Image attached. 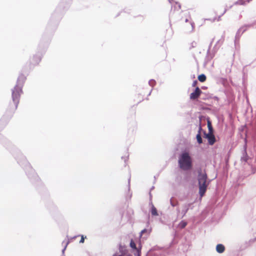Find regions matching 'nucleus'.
Segmentation results:
<instances>
[{"label":"nucleus","mask_w":256,"mask_h":256,"mask_svg":"<svg viewBox=\"0 0 256 256\" xmlns=\"http://www.w3.org/2000/svg\"><path fill=\"white\" fill-rule=\"evenodd\" d=\"M26 78L24 74H20L18 78L16 84L12 90V99L15 105V110L17 108L20 95L22 93V88Z\"/></svg>","instance_id":"nucleus-1"},{"label":"nucleus","mask_w":256,"mask_h":256,"mask_svg":"<svg viewBox=\"0 0 256 256\" xmlns=\"http://www.w3.org/2000/svg\"><path fill=\"white\" fill-rule=\"evenodd\" d=\"M198 180L199 188L198 193L200 196L202 197L210 182L205 170H202L201 168L198 170Z\"/></svg>","instance_id":"nucleus-2"},{"label":"nucleus","mask_w":256,"mask_h":256,"mask_svg":"<svg viewBox=\"0 0 256 256\" xmlns=\"http://www.w3.org/2000/svg\"><path fill=\"white\" fill-rule=\"evenodd\" d=\"M178 165L183 170H188L192 168V160L188 152H184L180 155Z\"/></svg>","instance_id":"nucleus-3"},{"label":"nucleus","mask_w":256,"mask_h":256,"mask_svg":"<svg viewBox=\"0 0 256 256\" xmlns=\"http://www.w3.org/2000/svg\"><path fill=\"white\" fill-rule=\"evenodd\" d=\"M192 204L191 203L184 204L182 206V209L181 211H180L179 208H178L176 209L178 216H180V218H182L183 217H184L186 214L187 213L188 211V210L189 208H190Z\"/></svg>","instance_id":"nucleus-4"},{"label":"nucleus","mask_w":256,"mask_h":256,"mask_svg":"<svg viewBox=\"0 0 256 256\" xmlns=\"http://www.w3.org/2000/svg\"><path fill=\"white\" fill-rule=\"evenodd\" d=\"M204 138L208 139L209 144L213 145L216 142V138L213 132L206 133L204 132Z\"/></svg>","instance_id":"nucleus-5"},{"label":"nucleus","mask_w":256,"mask_h":256,"mask_svg":"<svg viewBox=\"0 0 256 256\" xmlns=\"http://www.w3.org/2000/svg\"><path fill=\"white\" fill-rule=\"evenodd\" d=\"M244 150L242 152V156L241 157V160L242 162H246L248 158V155L246 153V147H247V140L246 138H244Z\"/></svg>","instance_id":"nucleus-6"},{"label":"nucleus","mask_w":256,"mask_h":256,"mask_svg":"<svg viewBox=\"0 0 256 256\" xmlns=\"http://www.w3.org/2000/svg\"><path fill=\"white\" fill-rule=\"evenodd\" d=\"M202 93V90L198 87L196 88L194 91L190 94V98L191 100H196L198 98Z\"/></svg>","instance_id":"nucleus-7"},{"label":"nucleus","mask_w":256,"mask_h":256,"mask_svg":"<svg viewBox=\"0 0 256 256\" xmlns=\"http://www.w3.org/2000/svg\"><path fill=\"white\" fill-rule=\"evenodd\" d=\"M250 26V25H245L240 28L236 34V37L240 36Z\"/></svg>","instance_id":"nucleus-8"},{"label":"nucleus","mask_w":256,"mask_h":256,"mask_svg":"<svg viewBox=\"0 0 256 256\" xmlns=\"http://www.w3.org/2000/svg\"><path fill=\"white\" fill-rule=\"evenodd\" d=\"M225 250L224 246L222 244H218L216 246V250L218 253L222 254Z\"/></svg>","instance_id":"nucleus-9"},{"label":"nucleus","mask_w":256,"mask_h":256,"mask_svg":"<svg viewBox=\"0 0 256 256\" xmlns=\"http://www.w3.org/2000/svg\"><path fill=\"white\" fill-rule=\"evenodd\" d=\"M202 130V127L200 126L199 130L198 132V134H196V138L198 141V142L199 144H200L202 142V140L200 135V130Z\"/></svg>","instance_id":"nucleus-10"},{"label":"nucleus","mask_w":256,"mask_h":256,"mask_svg":"<svg viewBox=\"0 0 256 256\" xmlns=\"http://www.w3.org/2000/svg\"><path fill=\"white\" fill-rule=\"evenodd\" d=\"M223 41H224V38L222 37L220 39L218 40L216 42L215 46H214V48L216 50H217L220 47V46L222 44Z\"/></svg>","instance_id":"nucleus-11"},{"label":"nucleus","mask_w":256,"mask_h":256,"mask_svg":"<svg viewBox=\"0 0 256 256\" xmlns=\"http://www.w3.org/2000/svg\"><path fill=\"white\" fill-rule=\"evenodd\" d=\"M151 209H150V212L152 214V216H158V213L156 208L154 207V206L152 204H151Z\"/></svg>","instance_id":"nucleus-12"},{"label":"nucleus","mask_w":256,"mask_h":256,"mask_svg":"<svg viewBox=\"0 0 256 256\" xmlns=\"http://www.w3.org/2000/svg\"><path fill=\"white\" fill-rule=\"evenodd\" d=\"M34 62L35 64H38L39 62L41 60V56L40 55H36L34 56L33 58Z\"/></svg>","instance_id":"nucleus-13"},{"label":"nucleus","mask_w":256,"mask_h":256,"mask_svg":"<svg viewBox=\"0 0 256 256\" xmlns=\"http://www.w3.org/2000/svg\"><path fill=\"white\" fill-rule=\"evenodd\" d=\"M151 232V229H144L142 230L140 234V236H142L143 234H146V236H148Z\"/></svg>","instance_id":"nucleus-14"},{"label":"nucleus","mask_w":256,"mask_h":256,"mask_svg":"<svg viewBox=\"0 0 256 256\" xmlns=\"http://www.w3.org/2000/svg\"><path fill=\"white\" fill-rule=\"evenodd\" d=\"M187 225V222L185 221L182 220L178 224V227L180 228H184Z\"/></svg>","instance_id":"nucleus-15"},{"label":"nucleus","mask_w":256,"mask_h":256,"mask_svg":"<svg viewBox=\"0 0 256 256\" xmlns=\"http://www.w3.org/2000/svg\"><path fill=\"white\" fill-rule=\"evenodd\" d=\"M198 79L200 82H204L206 80V76L204 74H202L198 76Z\"/></svg>","instance_id":"nucleus-16"},{"label":"nucleus","mask_w":256,"mask_h":256,"mask_svg":"<svg viewBox=\"0 0 256 256\" xmlns=\"http://www.w3.org/2000/svg\"><path fill=\"white\" fill-rule=\"evenodd\" d=\"M208 132H213V128L210 120L208 121Z\"/></svg>","instance_id":"nucleus-17"},{"label":"nucleus","mask_w":256,"mask_h":256,"mask_svg":"<svg viewBox=\"0 0 256 256\" xmlns=\"http://www.w3.org/2000/svg\"><path fill=\"white\" fill-rule=\"evenodd\" d=\"M68 242H69L68 240H67V241H66V242L64 241V242H62V244H64V248L62 249V254H64V251H65V250H66V247H67V246H68Z\"/></svg>","instance_id":"nucleus-18"},{"label":"nucleus","mask_w":256,"mask_h":256,"mask_svg":"<svg viewBox=\"0 0 256 256\" xmlns=\"http://www.w3.org/2000/svg\"><path fill=\"white\" fill-rule=\"evenodd\" d=\"M156 84V81L153 79L150 80L148 82L149 86L152 87H154L155 86Z\"/></svg>","instance_id":"nucleus-19"},{"label":"nucleus","mask_w":256,"mask_h":256,"mask_svg":"<svg viewBox=\"0 0 256 256\" xmlns=\"http://www.w3.org/2000/svg\"><path fill=\"white\" fill-rule=\"evenodd\" d=\"M130 246L133 249H136V246L134 242L132 240L130 242Z\"/></svg>","instance_id":"nucleus-20"},{"label":"nucleus","mask_w":256,"mask_h":256,"mask_svg":"<svg viewBox=\"0 0 256 256\" xmlns=\"http://www.w3.org/2000/svg\"><path fill=\"white\" fill-rule=\"evenodd\" d=\"M170 203L171 206L173 207L176 206L178 204V202L177 201L174 202L172 200V199H170Z\"/></svg>","instance_id":"nucleus-21"},{"label":"nucleus","mask_w":256,"mask_h":256,"mask_svg":"<svg viewBox=\"0 0 256 256\" xmlns=\"http://www.w3.org/2000/svg\"><path fill=\"white\" fill-rule=\"evenodd\" d=\"M236 4H244V2L242 1V0H239L238 1L236 2Z\"/></svg>","instance_id":"nucleus-22"},{"label":"nucleus","mask_w":256,"mask_h":256,"mask_svg":"<svg viewBox=\"0 0 256 256\" xmlns=\"http://www.w3.org/2000/svg\"><path fill=\"white\" fill-rule=\"evenodd\" d=\"M84 236H81V239L80 241V243H83L84 242Z\"/></svg>","instance_id":"nucleus-23"},{"label":"nucleus","mask_w":256,"mask_h":256,"mask_svg":"<svg viewBox=\"0 0 256 256\" xmlns=\"http://www.w3.org/2000/svg\"><path fill=\"white\" fill-rule=\"evenodd\" d=\"M216 20V18H214V19H212V20H211V19H206V20H211L212 22H214Z\"/></svg>","instance_id":"nucleus-24"},{"label":"nucleus","mask_w":256,"mask_h":256,"mask_svg":"<svg viewBox=\"0 0 256 256\" xmlns=\"http://www.w3.org/2000/svg\"><path fill=\"white\" fill-rule=\"evenodd\" d=\"M196 81H194L193 84H192V86H194L196 84Z\"/></svg>","instance_id":"nucleus-25"},{"label":"nucleus","mask_w":256,"mask_h":256,"mask_svg":"<svg viewBox=\"0 0 256 256\" xmlns=\"http://www.w3.org/2000/svg\"><path fill=\"white\" fill-rule=\"evenodd\" d=\"M113 256H122L121 254H114Z\"/></svg>","instance_id":"nucleus-26"},{"label":"nucleus","mask_w":256,"mask_h":256,"mask_svg":"<svg viewBox=\"0 0 256 256\" xmlns=\"http://www.w3.org/2000/svg\"><path fill=\"white\" fill-rule=\"evenodd\" d=\"M138 256H140V251L139 250H138Z\"/></svg>","instance_id":"nucleus-27"},{"label":"nucleus","mask_w":256,"mask_h":256,"mask_svg":"<svg viewBox=\"0 0 256 256\" xmlns=\"http://www.w3.org/2000/svg\"><path fill=\"white\" fill-rule=\"evenodd\" d=\"M220 16H218V18L217 19V20L219 21L220 20Z\"/></svg>","instance_id":"nucleus-28"},{"label":"nucleus","mask_w":256,"mask_h":256,"mask_svg":"<svg viewBox=\"0 0 256 256\" xmlns=\"http://www.w3.org/2000/svg\"><path fill=\"white\" fill-rule=\"evenodd\" d=\"M178 5V8H180V6L179 4H176Z\"/></svg>","instance_id":"nucleus-29"},{"label":"nucleus","mask_w":256,"mask_h":256,"mask_svg":"<svg viewBox=\"0 0 256 256\" xmlns=\"http://www.w3.org/2000/svg\"><path fill=\"white\" fill-rule=\"evenodd\" d=\"M152 90H150V92H149V94H148V96H150V94H151V92H152Z\"/></svg>","instance_id":"nucleus-30"},{"label":"nucleus","mask_w":256,"mask_h":256,"mask_svg":"<svg viewBox=\"0 0 256 256\" xmlns=\"http://www.w3.org/2000/svg\"><path fill=\"white\" fill-rule=\"evenodd\" d=\"M126 256H132L131 254H128V255H126Z\"/></svg>","instance_id":"nucleus-31"},{"label":"nucleus","mask_w":256,"mask_h":256,"mask_svg":"<svg viewBox=\"0 0 256 256\" xmlns=\"http://www.w3.org/2000/svg\"><path fill=\"white\" fill-rule=\"evenodd\" d=\"M31 170H32V172H34V171L33 170L32 168H31Z\"/></svg>","instance_id":"nucleus-32"},{"label":"nucleus","mask_w":256,"mask_h":256,"mask_svg":"<svg viewBox=\"0 0 256 256\" xmlns=\"http://www.w3.org/2000/svg\"><path fill=\"white\" fill-rule=\"evenodd\" d=\"M158 254H154V256H158Z\"/></svg>","instance_id":"nucleus-33"},{"label":"nucleus","mask_w":256,"mask_h":256,"mask_svg":"<svg viewBox=\"0 0 256 256\" xmlns=\"http://www.w3.org/2000/svg\"><path fill=\"white\" fill-rule=\"evenodd\" d=\"M212 42L210 43V46H211V45H212Z\"/></svg>","instance_id":"nucleus-34"},{"label":"nucleus","mask_w":256,"mask_h":256,"mask_svg":"<svg viewBox=\"0 0 256 256\" xmlns=\"http://www.w3.org/2000/svg\"><path fill=\"white\" fill-rule=\"evenodd\" d=\"M188 19H186V22H188Z\"/></svg>","instance_id":"nucleus-35"},{"label":"nucleus","mask_w":256,"mask_h":256,"mask_svg":"<svg viewBox=\"0 0 256 256\" xmlns=\"http://www.w3.org/2000/svg\"><path fill=\"white\" fill-rule=\"evenodd\" d=\"M169 0V2H170V0Z\"/></svg>","instance_id":"nucleus-36"}]
</instances>
